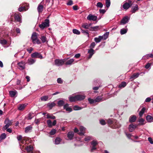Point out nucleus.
I'll return each mask as SVG.
<instances>
[{
  "instance_id": "41",
  "label": "nucleus",
  "mask_w": 153,
  "mask_h": 153,
  "mask_svg": "<svg viewBox=\"0 0 153 153\" xmlns=\"http://www.w3.org/2000/svg\"><path fill=\"white\" fill-rule=\"evenodd\" d=\"M126 85V83L125 82H122L119 85V87L120 88H124Z\"/></svg>"
},
{
  "instance_id": "42",
  "label": "nucleus",
  "mask_w": 153,
  "mask_h": 153,
  "mask_svg": "<svg viewBox=\"0 0 153 153\" xmlns=\"http://www.w3.org/2000/svg\"><path fill=\"white\" fill-rule=\"evenodd\" d=\"M64 103V102L63 100H60L58 102V105L59 106H62Z\"/></svg>"
},
{
  "instance_id": "40",
  "label": "nucleus",
  "mask_w": 153,
  "mask_h": 153,
  "mask_svg": "<svg viewBox=\"0 0 153 153\" xmlns=\"http://www.w3.org/2000/svg\"><path fill=\"white\" fill-rule=\"evenodd\" d=\"M82 27L85 29H88L89 28V25L87 23H84L82 24Z\"/></svg>"
},
{
  "instance_id": "16",
  "label": "nucleus",
  "mask_w": 153,
  "mask_h": 153,
  "mask_svg": "<svg viewBox=\"0 0 153 153\" xmlns=\"http://www.w3.org/2000/svg\"><path fill=\"white\" fill-rule=\"evenodd\" d=\"M43 6L42 5L40 4L38 5L37 7V10L39 13L42 12L43 10Z\"/></svg>"
},
{
  "instance_id": "13",
  "label": "nucleus",
  "mask_w": 153,
  "mask_h": 153,
  "mask_svg": "<svg viewBox=\"0 0 153 153\" xmlns=\"http://www.w3.org/2000/svg\"><path fill=\"white\" fill-rule=\"evenodd\" d=\"M74 133L73 131H70L67 134V137L69 139L71 140L74 136Z\"/></svg>"
},
{
  "instance_id": "18",
  "label": "nucleus",
  "mask_w": 153,
  "mask_h": 153,
  "mask_svg": "<svg viewBox=\"0 0 153 153\" xmlns=\"http://www.w3.org/2000/svg\"><path fill=\"white\" fill-rule=\"evenodd\" d=\"M77 101H81L84 99L85 97L84 95H76Z\"/></svg>"
},
{
  "instance_id": "11",
  "label": "nucleus",
  "mask_w": 153,
  "mask_h": 153,
  "mask_svg": "<svg viewBox=\"0 0 153 153\" xmlns=\"http://www.w3.org/2000/svg\"><path fill=\"white\" fill-rule=\"evenodd\" d=\"M79 129L80 132H79L78 134L80 135H83L84 133V131L85 130V128L82 126H80L79 127Z\"/></svg>"
},
{
  "instance_id": "22",
  "label": "nucleus",
  "mask_w": 153,
  "mask_h": 153,
  "mask_svg": "<svg viewBox=\"0 0 153 153\" xmlns=\"http://www.w3.org/2000/svg\"><path fill=\"white\" fill-rule=\"evenodd\" d=\"M102 39V36H99L98 37L95 38L94 40L96 42L99 43L100 42Z\"/></svg>"
},
{
  "instance_id": "1",
  "label": "nucleus",
  "mask_w": 153,
  "mask_h": 153,
  "mask_svg": "<svg viewBox=\"0 0 153 153\" xmlns=\"http://www.w3.org/2000/svg\"><path fill=\"white\" fill-rule=\"evenodd\" d=\"M31 38L33 44L36 43L38 44H39L41 43L39 40L38 39L36 33L34 32L32 34Z\"/></svg>"
},
{
  "instance_id": "38",
  "label": "nucleus",
  "mask_w": 153,
  "mask_h": 153,
  "mask_svg": "<svg viewBox=\"0 0 153 153\" xmlns=\"http://www.w3.org/2000/svg\"><path fill=\"white\" fill-rule=\"evenodd\" d=\"M26 149L27 152H31L33 150V147L31 146H29L27 147Z\"/></svg>"
},
{
  "instance_id": "15",
  "label": "nucleus",
  "mask_w": 153,
  "mask_h": 153,
  "mask_svg": "<svg viewBox=\"0 0 153 153\" xmlns=\"http://www.w3.org/2000/svg\"><path fill=\"white\" fill-rule=\"evenodd\" d=\"M88 53L89 54L88 58L90 59L92 57V55L94 53V51L93 49H91L88 51Z\"/></svg>"
},
{
  "instance_id": "7",
  "label": "nucleus",
  "mask_w": 153,
  "mask_h": 153,
  "mask_svg": "<svg viewBox=\"0 0 153 153\" xmlns=\"http://www.w3.org/2000/svg\"><path fill=\"white\" fill-rule=\"evenodd\" d=\"M65 62V60L64 59H56L55 60V63L56 65L60 66L64 64Z\"/></svg>"
},
{
  "instance_id": "3",
  "label": "nucleus",
  "mask_w": 153,
  "mask_h": 153,
  "mask_svg": "<svg viewBox=\"0 0 153 153\" xmlns=\"http://www.w3.org/2000/svg\"><path fill=\"white\" fill-rule=\"evenodd\" d=\"M26 63L25 62L22 61L17 63L18 68L20 70H24L25 68Z\"/></svg>"
},
{
  "instance_id": "29",
  "label": "nucleus",
  "mask_w": 153,
  "mask_h": 153,
  "mask_svg": "<svg viewBox=\"0 0 153 153\" xmlns=\"http://www.w3.org/2000/svg\"><path fill=\"white\" fill-rule=\"evenodd\" d=\"M140 74L139 73H137L134 74L132 75L130 79H135L138 77Z\"/></svg>"
},
{
  "instance_id": "12",
  "label": "nucleus",
  "mask_w": 153,
  "mask_h": 153,
  "mask_svg": "<svg viewBox=\"0 0 153 153\" xmlns=\"http://www.w3.org/2000/svg\"><path fill=\"white\" fill-rule=\"evenodd\" d=\"M129 20V19L128 18V16H125L121 20V23L123 24H125L128 22Z\"/></svg>"
},
{
  "instance_id": "51",
  "label": "nucleus",
  "mask_w": 153,
  "mask_h": 153,
  "mask_svg": "<svg viewBox=\"0 0 153 153\" xmlns=\"http://www.w3.org/2000/svg\"><path fill=\"white\" fill-rule=\"evenodd\" d=\"M73 4V2L71 0H69L67 1V4L68 5L71 6Z\"/></svg>"
},
{
  "instance_id": "61",
  "label": "nucleus",
  "mask_w": 153,
  "mask_h": 153,
  "mask_svg": "<svg viewBox=\"0 0 153 153\" xmlns=\"http://www.w3.org/2000/svg\"><path fill=\"white\" fill-rule=\"evenodd\" d=\"M91 139V137L88 136L85 137V141H88L89 140Z\"/></svg>"
},
{
  "instance_id": "20",
  "label": "nucleus",
  "mask_w": 153,
  "mask_h": 153,
  "mask_svg": "<svg viewBox=\"0 0 153 153\" xmlns=\"http://www.w3.org/2000/svg\"><path fill=\"white\" fill-rule=\"evenodd\" d=\"M147 120L149 122L153 121V117L151 116L148 115L146 117Z\"/></svg>"
},
{
  "instance_id": "63",
  "label": "nucleus",
  "mask_w": 153,
  "mask_h": 153,
  "mask_svg": "<svg viewBox=\"0 0 153 153\" xmlns=\"http://www.w3.org/2000/svg\"><path fill=\"white\" fill-rule=\"evenodd\" d=\"M82 30V33H85L88 36V37L89 36V33L88 32H87L86 31L83 30Z\"/></svg>"
},
{
  "instance_id": "28",
  "label": "nucleus",
  "mask_w": 153,
  "mask_h": 153,
  "mask_svg": "<svg viewBox=\"0 0 153 153\" xmlns=\"http://www.w3.org/2000/svg\"><path fill=\"white\" fill-rule=\"evenodd\" d=\"M138 10V6L136 5L134 7L132 8L131 11L132 13H134L136 11Z\"/></svg>"
},
{
  "instance_id": "62",
  "label": "nucleus",
  "mask_w": 153,
  "mask_h": 153,
  "mask_svg": "<svg viewBox=\"0 0 153 153\" xmlns=\"http://www.w3.org/2000/svg\"><path fill=\"white\" fill-rule=\"evenodd\" d=\"M148 140L151 144H153V141H152V138L151 137H149L148 138Z\"/></svg>"
},
{
  "instance_id": "32",
  "label": "nucleus",
  "mask_w": 153,
  "mask_h": 153,
  "mask_svg": "<svg viewBox=\"0 0 153 153\" xmlns=\"http://www.w3.org/2000/svg\"><path fill=\"white\" fill-rule=\"evenodd\" d=\"M61 139L60 138L58 137L55 140V143L56 144H59L61 141Z\"/></svg>"
},
{
  "instance_id": "54",
  "label": "nucleus",
  "mask_w": 153,
  "mask_h": 153,
  "mask_svg": "<svg viewBox=\"0 0 153 153\" xmlns=\"http://www.w3.org/2000/svg\"><path fill=\"white\" fill-rule=\"evenodd\" d=\"M95 45L96 44L94 42H93L91 44L90 46V48H91V49H93V48L94 47Z\"/></svg>"
},
{
  "instance_id": "50",
  "label": "nucleus",
  "mask_w": 153,
  "mask_h": 153,
  "mask_svg": "<svg viewBox=\"0 0 153 153\" xmlns=\"http://www.w3.org/2000/svg\"><path fill=\"white\" fill-rule=\"evenodd\" d=\"M56 130L55 129H53L51 130L50 132V134L51 135H53L56 133Z\"/></svg>"
},
{
  "instance_id": "36",
  "label": "nucleus",
  "mask_w": 153,
  "mask_h": 153,
  "mask_svg": "<svg viewBox=\"0 0 153 153\" xmlns=\"http://www.w3.org/2000/svg\"><path fill=\"white\" fill-rule=\"evenodd\" d=\"M110 0H105V5L107 8H108L110 7Z\"/></svg>"
},
{
  "instance_id": "60",
  "label": "nucleus",
  "mask_w": 153,
  "mask_h": 153,
  "mask_svg": "<svg viewBox=\"0 0 153 153\" xmlns=\"http://www.w3.org/2000/svg\"><path fill=\"white\" fill-rule=\"evenodd\" d=\"M66 111L69 112H70L72 111V109L70 107H68L66 108Z\"/></svg>"
},
{
  "instance_id": "33",
  "label": "nucleus",
  "mask_w": 153,
  "mask_h": 153,
  "mask_svg": "<svg viewBox=\"0 0 153 153\" xmlns=\"http://www.w3.org/2000/svg\"><path fill=\"white\" fill-rule=\"evenodd\" d=\"M6 135L4 133L2 134L0 136V141H1L2 140L5 139L6 137Z\"/></svg>"
},
{
  "instance_id": "23",
  "label": "nucleus",
  "mask_w": 153,
  "mask_h": 153,
  "mask_svg": "<svg viewBox=\"0 0 153 153\" xmlns=\"http://www.w3.org/2000/svg\"><path fill=\"white\" fill-rule=\"evenodd\" d=\"M9 94L11 97H13L17 94V92L16 91H9Z\"/></svg>"
},
{
  "instance_id": "55",
  "label": "nucleus",
  "mask_w": 153,
  "mask_h": 153,
  "mask_svg": "<svg viewBox=\"0 0 153 153\" xmlns=\"http://www.w3.org/2000/svg\"><path fill=\"white\" fill-rule=\"evenodd\" d=\"M57 82L58 83L62 84L63 83V81L61 78H58L57 79Z\"/></svg>"
},
{
  "instance_id": "44",
  "label": "nucleus",
  "mask_w": 153,
  "mask_h": 153,
  "mask_svg": "<svg viewBox=\"0 0 153 153\" xmlns=\"http://www.w3.org/2000/svg\"><path fill=\"white\" fill-rule=\"evenodd\" d=\"M40 39L43 43H44L46 41V38L45 36H42Z\"/></svg>"
},
{
  "instance_id": "9",
  "label": "nucleus",
  "mask_w": 153,
  "mask_h": 153,
  "mask_svg": "<svg viewBox=\"0 0 153 153\" xmlns=\"http://www.w3.org/2000/svg\"><path fill=\"white\" fill-rule=\"evenodd\" d=\"M36 62V60L32 59L31 58H29L28 59L27 61L26 64H27L29 65H32L33 64Z\"/></svg>"
},
{
  "instance_id": "46",
  "label": "nucleus",
  "mask_w": 153,
  "mask_h": 153,
  "mask_svg": "<svg viewBox=\"0 0 153 153\" xmlns=\"http://www.w3.org/2000/svg\"><path fill=\"white\" fill-rule=\"evenodd\" d=\"M47 123L48 126L49 127H51L52 126V123L51 121L50 120H48L47 121Z\"/></svg>"
},
{
  "instance_id": "21",
  "label": "nucleus",
  "mask_w": 153,
  "mask_h": 153,
  "mask_svg": "<svg viewBox=\"0 0 153 153\" xmlns=\"http://www.w3.org/2000/svg\"><path fill=\"white\" fill-rule=\"evenodd\" d=\"M26 105L25 104L20 105L18 107V109L19 110H23L26 106Z\"/></svg>"
},
{
  "instance_id": "47",
  "label": "nucleus",
  "mask_w": 153,
  "mask_h": 153,
  "mask_svg": "<svg viewBox=\"0 0 153 153\" xmlns=\"http://www.w3.org/2000/svg\"><path fill=\"white\" fill-rule=\"evenodd\" d=\"M91 144L92 146H95L97 144V143L96 140H94L91 142Z\"/></svg>"
},
{
  "instance_id": "39",
  "label": "nucleus",
  "mask_w": 153,
  "mask_h": 153,
  "mask_svg": "<svg viewBox=\"0 0 153 153\" xmlns=\"http://www.w3.org/2000/svg\"><path fill=\"white\" fill-rule=\"evenodd\" d=\"M144 120L143 118H140L139 120V125H143L144 124Z\"/></svg>"
},
{
  "instance_id": "2",
  "label": "nucleus",
  "mask_w": 153,
  "mask_h": 153,
  "mask_svg": "<svg viewBox=\"0 0 153 153\" xmlns=\"http://www.w3.org/2000/svg\"><path fill=\"white\" fill-rule=\"evenodd\" d=\"M49 20L48 19H46L44 22H43L41 24L39 25V27L42 29H43L46 27H48L49 26Z\"/></svg>"
},
{
  "instance_id": "24",
  "label": "nucleus",
  "mask_w": 153,
  "mask_h": 153,
  "mask_svg": "<svg viewBox=\"0 0 153 153\" xmlns=\"http://www.w3.org/2000/svg\"><path fill=\"white\" fill-rule=\"evenodd\" d=\"M15 19L18 22H20L21 21V18L19 15L15 14L14 15Z\"/></svg>"
},
{
  "instance_id": "64",
  "label": "nucleus",
  "mask_w": 153,
  "mask_h": 153,
  "mask_svg": "<svg viewBox=\"0 0 153 153\" xmlns=\"http://www.w3.org/2000/svg\"><path fill=\"white\" fill-rule=\"evenodd\" d=\"M68 106H69V105L67 103V104L64 105V107H63L64 108V109H66V108H68L69 107Z\"/></svg>"
},
{
  "instance_id": "6",
  "label": "nucleus",
  "mask_w": 153,
  "mask_h": 153,
  "mask_svg": "<svg viewBox=\"0 0 153 153\" xmlns=\"http://www.w3.org/2000/svg\"><path fill=\"white\" fill-rule=\"evenodd\" d=\"M31 56L32 58H39L40 59L43 58L42 55L40 53L37 52H35L32 53Z\"/></svg>"
},
{
  "instance_id": "56",
  "label": "nucleus",
  "mask_w": 153,
  "mask_h": 153,
  "mask_svg": "<svg viewBox=\"0 0 153 153\" xmlns=\"http://www.w3.org/2000/svg\"><path fill=\"white\" fill-rule=\"evenodd\" d=\"M17 138L18 141H20L22 139V136L21 135H18L17 136Z\"/></svg>"
},
{
  "instance_id": "30",
  "label": "nucleus",
  "mask_w": 153,
  "mask_h": 153,
  "mask_svg": "<svg viewBox=\"0 0 153 153\" xmlns=\"http://www.w3.org/2000/svg\"><path fill=\"white\" fill-rule=\"evenodd\" d=\"M146 110V108L145 107H143L141 111H140L139 113V115L140 117H141L143 114L145 112V111Z\"/></svg>"
},
{
  "instance_id": "34",
  "label": "nucleus",
  "mask_w": 153,
  "mask_h": 153,
  "mask_svg": "<svg viewBox=\"0 0 153 153\" xmlns=\"http://www.w3.org/2000/svg\"><path fill=\"white\" fill-rule=\"evenodd\" d=\"M48 98V97L47 96H45L42 97L41 98V100L42 101H46Z\"/></svg>"
},
{
  "instance_id": "5",
  "label": "nucleus",
  "mask_w": 153,
  "mask_h": 153,
  "mask_svg": "<svg viewBox=\"0 0 153 153\" xmlns=\"http://www.w3.org/2000/svg\"><path fill=\"white\" fill-rule=\"evenodd\" d=\"M132 2L130 0H128V2H126L123 5V8L126 10L129 8L132 5Z\"/></svg>"
},
{
  "instance_id": "35",
  "label": "nucleus",
  "mask_w": 153,
  "mask_h": 153,
  "mask_svg": "<svg viewBox=\"0 0 153 153\" xmlns=\"http://www.w3.org/2000/svg\"><path fill=\"white\" fill-rule=\"evenodd\" d=\"M56 105V104L53 102L51 103H48V106L51 109L54 106Z\"/></svg>"
},
{
  "instance_id": "48",
  "label": "nucleus",
  "mask_w": 153,
  "mask_h": 153,
  "mask_svg": "<svg viewBox=\"0 0 153 153\" xmlns=\"http://www.w3.org/2000/svg\"><path fill=\"white\" fill-rule=\"evenodd\" d=\"M96 6L98 7L101 8L102 7L103 5L102 3L98 2L97 3Z\"/></svg>"
},
{
  "instance_id": "26",
  "label": "nucleus",
  "mask_w": 153,
  "mask_h": 153,
  "mask_svg": "<svg viewBox=\"0 0 153 153\" xmlns=\"http://www.w3.org/2000/svg\"><path fill=\"white\" fill-rule=\"evenodd\" d=\"M74 60L73 59H71L67 61L65 64L66 65H71L72 64V63L74 62Z\"/></svg>"
},
{
  "instance_id": "53",
  "label": "nucleus",
  "mask_w": 153,
  "mask_h": 153,
  "mask_svg": "<svg viewBox=\"0 0 153 153\" xmlns=\"http://www.w3.org/2000/svg\"><path fill=\"white\" fill-rule=\"evenodd\" d=\"M88 100L90 104H92L93 103L96 102L95 100H93L91 98H88Z\"/></svg>"
},
{
  "instance_id": "49",
  "label": "nucleus",
  "mask_w": 153,
  "mask_h": 153,
  "mask_svg": "<svg viewBox=\"0 0 153 153\" xmlns=\"http://www.w3.org/2000/svg\"><path fill=\"white\" fill-rule=\"evenodd\" d=\"M73 109L74 110H81L82 108L79 107L77 105H75Z\"/></svg>"
},
{
  "instance_id": "10",
  "label": "nucleus",
  "mask_w": 153,
  "mask_h": 153,
  "mask_svg": "<svg viewBox=\"0 0 153 153\" xmlns=\"http://www.w3.org/2000/svg\"><path fill=\"white\" fill-rule=\"evenodd\" d=\"M137 126L136 125H133L131 124L129 126L128 129L130 132L133 131L136 128Z\"/></svg>"
},
{
  "instance_id": "14",
  "label": "nucleus",
  "mask_w": 153,
  "mask_h": 153,
  "mask_svg": "<svg viewBox=\"0 0 153 153\" xmlns=\"http://www.w3.org/2000/svg\"><path fill=\"white\" fill-rule=\"evenodd\" d=\"M136 119V117L135 115H132L130 117L129 122L130 123H133L135 122Z\"/></svg>"
},
{
  "instance_id": "31",
  "label": "nucleus",
  "mask_w": 153,
  "mask_h": 153,
  "mask_svg": "<svg viewBox=\"0 0 153 153\" xmlns=\"http://www.w3.org/2000/svg\"><path fill=\"white\" fill-rule=\"evenodd\" d=\"M46 116L47 118H51L53 119H54L56 118V117L55 116H53L50 114H48Z\"/></svg>"
},
{
  "instance_id": "37",
  "label": "nucleus",
  "mask_w": 153,
  "mask_h": 153,
  "mask_svg": "<svg viewBox=\"0 0 153 153\" xmlns=\"http://www.w3.org/2000/svg\"><path fill=\"white\" fill-rule=\"evenodd\" d=\"M102 98L101 96H98L95 99V102H100L102 101Z\"/></svg>"
},
{
  "instance_id": "25",
  "label": "nucleus",
  "mask_w": 153,
  "mask_h": 153,
  "mask_svg": "<svg viewBox=\"0 0 153 153\" xmlns=\"http://www.w3.org/2000/svg\"><path fill=\"white\" fill-rule=\"evenodd\" d=\"M32 127L31 126H29L26 127L25 128V132L26 133H27L28 132L30 131L32 129Z\"/></svg>"
},
{
  "instance_id": "27",
  "label": "nucleus",
  "mask_w": 153,
  "mask_h": 153,
  "mask_svg": "<svg viewBox=\"0 0 153 153\" xmlns=\"http://www.w3.org/2000/svg\"><path fill=\"white\" fill-rule=\"evenodd\" d=\"M109 34V32H106L103 36H101L102 37V39H106L108 38Z\"/></svg>"
},
{
  "instance_id": "58",
  "label": "nucleus",
  "mask_w": 153,
  "mask_h": 153,
  "mask_svg": "<svg viewBox=\"0 0 153 153\" xmlns=\"http://www.w3.org/2000/svg\"><path fill=\"white\" fill-rule=\"evenodd\" d=\"M25 7H21L19 8L18 10L19 11L21 12L22 11L24 10H25Z\"/></svg>"
},
{
  "instance_id": "45",
  "label": "nucleus",
  "mask_w": 153,
  "mask_h": 153,
  "mask_svg": "<svg viewBox=\"0 0 153 153\" xmlns=\"http://www.w3.org/2000/svg\"><path fill=\"white\" fill-rule=\"evenodd\" d=\"M73 33L75 34L79 35L80 34V32L78 30L76 29H74L73 30Z\"/></svg>"
},
{
  "instance_id": "4",
  "label": "nucleus",
  "mask_w": 153,
  "mask_h": 153,
  "mask_svg": "<svg viewBox=\"0 0 153 153\" xmlns=\"http://www.w3.org/2000/svg\"><path fill=\"white\" fill-rule=\"evenodd\" d=\"M4 123L5 125L2 128L3 130H6L10 126L12 125V123L8 118H6L4 121Z\"/></svg>"
},
{
  "instance_id": "59",
  "label": "nucleus",
  "mask_w": 153,
  "mask_h": 153,
  "mask_svg": "<svg viewBox=\"0 0 153 153\" xmlns=\"http://www.w3.org/2000/svg\"><path fill=\"white\" fill-rule=\"evenodd\" d=\"M33 49L31 47L30 48L27 49V51L28 52V53H30L32 51H33Z\"/></svg>"
},
{
  "instance_id": "8",
  "label": "nucleus",
  "mask_w": 153,
  "mask_h": 153,
  "mask_svg": "<svg viewBox=\"0 0 153 153\" xmlns=\"http://www.w3.org/2000/svg\"><path fill=\"white\" fill-rule=\"evenodd\" d=\"M97 19V16L93 15L91 14H89L87 17V19L89 20H93L95 21Z\"/></svg>"
},
{
  "instance_id": "19",
  "label": "nucleus",
  "mask_w": 153,
  "mask_h": 153,
  "mask_svg": "<svg viewBox=\"0 0 153 153\" xmlns=\"http://www.w3.org/2000/svg\"><path fill=\"white\" fill-rule=\"evenodd\" d=\"M100 29L99 26H96L95 27H91L89 30L92 31H96Z\"/></svg>"
},
{
  "instance_id": "52",
  "label": "nucleus",
  "mask_w": 153,
  "mask_h": 153,
  "mask_svg": "<svg viewBox=\"0 0 153 153\" xmlns=\"http://www.w3.org/2000/svg\"><path fill=\"white\" fill-rule=\"evenodd\" d=\"M0 43L2 45H4L7 44V42L5 40H1L0 41Z\"/></svg>"
},
{
  "instance_id": "17",
  "label": "nucleus",
  "mask_w": 153,
  "mask_h": 153,
  "mask_svg": "<svg viewBox=\"0 0 153 153\" xmlns=\"http://www.w3.org/2000/svg\"><path fill=\"white\" fill-rule=\"evenodd\" d=\"M69 101L71 102H75L76 101H77L76 95L75 97H69Z\"/></svg>"
},
{
  "instance_id": "57",
  "label": "nucleus",
  "mask_w": 153,
  "mask_h": 153,
  "mask_svg": "<svg viewBox=\"0 0 153 153\" xmlns=\"http://www.w3.org/2000/svg\"><path fill=\"white\" fill-rule=\"evenodd\" d=\"M100 124L102 125H105L106 124V123L105 121L103 120H100Z\"/></svg>"
},
{
  "instance_id": "43",
  "label": "nucleus",
  "mask_w": 153,
  "mask_h": 153,
  "mask_svg": "<svg viewBox=\"0 0 153 153\" xmlns=\"http://www.w3.org/2000/svg\"><path fill=\"white\" fill-rule=\"evenodd\" d=\"M127 32V30L125 29H122L120 30V33L121 34H124L126 33Z\"/></svg>"
}]
</instances>
